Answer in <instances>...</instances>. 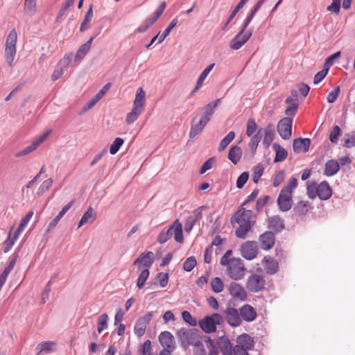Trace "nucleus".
<instances>
[{"label":"nucleus","mask_w":355,"mask_h":355,"mask_svg":"<svg viewBox=\"0 0 355 355\" xmlns=\"http://www.w3.org/2000/svg\"><path fill=\"white\" fill-rule=\"evenodd\" d=\"M231 223L237 224L235 230L236 237L243 239L255 225L256 218L252 211L241 208L233 215Z\"/></svg>","instance_id":"obj_1"},{"label":"nucleus","mask_w":355,"mask_h":355,"mask_svg":"<svg viewBox=\"0 0 355 355\" xmlns=\"http://www.w3.org/2000/svg\"><path fill=\"white\" fill-rule=\"evenodd\" d=\"M232 251L227 250L220 259V264L226 268L227 275L233 280L238 281L244 278L246 268L243 261L239 257H232Z\"/></svg>","instance_id":"obj_2"},{"label":"nucleus","mask_w":355,"mask_h":355,"mask_svg":"<svg viewBox=\"0 0 355 355\" xmlns=\"http://www.w3.org/2000/svg\"><path fill=\"white\" fill-rule=\"evenodd\" d=\"M177 337L184 347L193 345L196 347L195 353L197 355H205L202 338L196 329H180L177 332Z\"/></svg>","instance_id":"obj_3"},{"label":"nucleus","mask_w":355,"mask_h":355,"mask_svg":"<svg viewBox=\"0 0 355 355\" xmlns=\"http://www.w3.org/2000/svg\"><path fill=\"white\" fill-rule=\"evenodd\" d=\"M220 103V99H216L207 104L203 107V113L200 121L197 123H193L194 119L192 121L191 130L189 132L190 138H193L202 132L204 127L210 121L213 116L215 109Z\"/></svg>","instance_id":"obj_4"},{"label":"nucleus","mask_w":355,"mask_h":355,"mask_svg":"<svg viewBox=\"0 0 355 355\" xmlns=\"http://www.w3.org/2000/svg\"><path fill=\"white\" fill-rule=\"evenodd\" d=\"M297 186L296 178H291L281 190L278 198L277 204L282 211H287L291 209L293 205V192Z\"/></svg>","instance_id":"obj_5"},{"label":"nucleus","mask_w":355,"mask_h":355,"mask_svg":"<svg viewBox=\"0 0 355 355\" xmlns=\"http://www.w3.org/2000/svg\"><path fill=\"white\" fill-rule=\"evenodd\" d=\"M145 105L146 92L141 87H139L136 92L132 110L127 114L125 117V122L127 124H131L137 120L139 115L143 112Z\"/></svg>","instance_id":"obj_6"},{"label":"nucleus","mask_w":355,"mask_h":355,"mask_svg":"<svg viewBox=\"0 0 355 355\" xmlns=\"http://www.w3.org/2000/svg\"><path fill=\"white\" fill-rule=\"evenodd\" d=\"M173 233H174V239L177 242H183L182 225L178 219L167 230H163L159 233L157 241L162 244L166 243L171 239Z\"/></svg>","instance_id":"obj_7"},{"label":"nucleus","mask_w":355,"mask_h":355,"mask_svg":"<svg viewBox=\"0 0 355 355\" xmlns=\"http://www.w3.org/2000/svg\"><path fill=\"white\" fill-rule=\"evenodd\" d=\"M17 33L15 29L11 30L7 35L5 44V58L9 67L13 66L17 53Z\"/></svg>","instance_id":"obj_8"},{"label":"nucleus","mask_w":355,"mask_h":355,"mask_svg":"<svg viewBox=\"0 0 355 355\" xmlns=\"http://www.w3.org/2000/svg\"><path fill=\"white\" fill-rule=\"evenodd\" d=\"M221 322V315L218 313H212L200 320L198 324L203 331L209 334L215 332L217 329V325L220 324Z\"/></svg>","instance_id":"obj_9"},{"label":"nucleus","mask_w":355,"mask_h":355,"mask_svg":"<svg viewBox=\"0 0 355 355\" xmlns=\"http://www.w3.org/2000/svg\"><path fill=\"white\" fill-rule=\"evenodd\" d=\"M266 280L261 274L252 273L247 279L245 286L252 293H258L265 288Z\"/></svg>","instance_id":"obj_10"},{"label":"nucleus","mask_w":355,"mask_h":355,"mask_svg":"<svg viewBox=\"0 0 355 355\" xmlns=\"http://www.w3.org/2000/svg\"><path fill=\"white\" fill-rule=\"evenodd\" d=\"M227 290L230 295L236 300L245 301L247 299L248 294L244 287L239 283L232 282Z\"/></svg>","instance_id":"obj_11"},{"label":"nucleus","mask_w":355,"mask_h":355,"mask_svg":"<svg viewBox=\"0 0 355 355\" xmlns=\"http://www.w3.org/2000/svg\"><path fill=\"white\" fill-rule=\"evenodd\" d=\"M241 254L247 260L255 259L258 254V247L254 241H246L241 246Z\"/></svg>","instance_id":"obj_12"},{"label":"nucleus","mask_w":355,"mask_h":355,"mask_svg":"<svg viewBox=\"0 0 355 355\" xmlns=\"http://www.w3.org/2000/svg\"><path fill=\"white\" fill-rule=\"evenodd\" d=\"M293 120L290 117H285L281 119L277 125V131L284 139H288L292 134Z\"/></svg>","instance_id":"obj_13"},{"label":"nucleus","mask_w":355,"mask_h":355,"mask_svg":"<svg viewBox=\"0 0 355 355\" xmlns=\"http://www.w3.org/2000/svg\"><path fill=\"white\" fill-rule=\"evenodd\" d=\"M224 315L227 323L233 327H236L241 324L242 319L240 313L234 307H227L224 311Z\"/></svg>","instance_id":"obj_14"},{"label":"nucleus","mask_w":355,"mask_h":355,"mask_svg":"<svg viewBox=\"0 0 355 355\" xmlns=\"http://www.w3.org/2000/svg\"><path fill=\"white\" fill-rule=\"evenodd\" d=\"M252 36V31L244 32L240 31L239 33L230 41V46L232 49H241Z\"/></svg>","instance_id":"obj_15"},{"label":"nucleus","mask_w":355,"mask_h":355,"mask_svg":"<svg viewBox=\"0 0 355 355\" xmlns=\"http://www.w3.org/2000/svg\"><path fill=\"white\" fill-rule=\"evenodd\" d=\"M259 243L261 249L269 250L272 249L275 244V236L273 232L266 231L259 236Z\"/></svg>","instance_id":"obj_16"},{"label":"nucleus","mask_w":355,"mask_h":355,"mask_svg":"<svg viewBox=\"0 0 355 355\" xmlns=\"http://www.w3.org/2000/svg\"><path fill=\"white\" fill-rule=\"evenodd\" d=\"M285 103L288 105V107L285 110L286 115L294 116L299 106L297 91L293 90L291 95L286 99Z\"/></svg>","instance_id":"obj_17"},{"label":"nucleus","mask_w":355,"mask_h":355,"mask_svg":"<svg viewBox=\"0 0 355 355\" xmlns=\"http://www.w3.org/2000/svg\"><path fill=\"white\" fill-rule=\"evenodd\" d=\"M153 318L152 312H148L146 313L142 317H140L136 322L135 326V333L138 336H141L144 334L146 327L148 324L150 322Z\"/></svg>","instance_id":"obj_18"},{"label":"nucleus","mask_w":355,"mask_h":355,"mask_svg":"<svg viewBox=\"0 0 355 355\" xmlns=\"http://www.w3.org/2000/svg\"><path fill=\"white\" fill-rule=\"evenodd\" d=\"M239 313L241 319L247 322H253L257 317V313L255 309L248 304L243 305L239 309Z\"/></svg>","instance_id":"obj_19"},{"label":"nucleus","mask_w":355,"mask_h":355,"mask_svg":"<svg viewBox=\"0 0 355 355\" xmlns=\"http://www.w3.org/2000/svg\"><path fill=\"white\" fill-rule=\"evenodd\" d=\"M154 254L153 252H148L146 254H141L134 261V264H138L139 270L143 268H149L153 263Z\"/></svg>","instance_id":"obj_20"},{"label":"nucleus","mask_w":355,"mask_h":355,"mask_svg":"<svg viewBox=\"0 0 355 355\" xmlns=\"http://www.w3.org/2000/svg\"><path fill=\"white\" fill-rule=\"evenodd\" d=\"M262 266L267 274L274 275L279 270V263L277 260L270 256H266L261 261Z\"/></svg>","instance_id":"obj_21"},{"label":"nucleus","mask_w":355,"mask_h":355,"mask_svg":"<svg viewBox=\"0 0 355 355\" xmlns=\"http://www.w3.org/2000/svg\"><path fill=\"white\" fill-rule=\"evenodd\" d=\"M236 345L234 347H239L245 350H252L254 347L253 338L247 334H243L236 338Z\"/></svg>","instance_id":"obj_22"},{"label":"nucleus","mask_w":355,"mask_h":355,"mask_svg":"<svg viewBox=\"0 0 355 355\" xmlns=\"http://www.w3.org/2000/svg\"><path fill=\"white\" fill-rule=\"evenodd\" d=\"M159 340L164 349L173 350L175 347L173 336L169 331L162 332Z\"/></svg>","instance_id":"obj_23"},{"label":"nucleus","mask_w":355,"mask_h":355,"mask_svg":"<svg viewBox=\"0 0 355 355\" xmlns=\"http://www.w3.org/2000/svg\"><path fill=\"white\" fill-rule=\"evenodd\" d=\"M310 146V139L305 138H298L293 141V148L295 153H300L302 152H306Z\"/></svg>","instance_id":"obj_24"},{"label":"nucleus","mask_w":355,"mask_h":355,"mask_svg":"<svg viewBox=\"0 0 355 355\" xmlns=\"http://www.w3.org/2000/svg\"><path fill=\"white\" fill-rule=\"evenodd\" d=\"M332 195V190L327 182L324 181L318 184V196L322 200H326Z\"/></svg>","instance_id":"obj_25"},{"label":"nucleus","mask_w":355,"mask_h":355,"mask_svg":"<svg viewBox=\"0 0 355 355\" xmlns=\"http://www.w3.org/2000/svg\"><path fill=\"white\" fill-rule=\"evenodd\" d=\"M69 62V58H64L58 62L55 69L51 75V79L53 81L57 80L63 75L64 71Z\"/></svg>","instance_id":"obj_26"},{"label":"nucleus","mask_w":355,"mask_h":355,"mask_svg":"<svg viewBox=\"0 0 355 355\" xmlns=\"http://www.w3.org/2000/svg\"><path fill=\"white\" fill-rule=\"evenodd\" d=\"M340 169L339 163L334 159L328 160L325 164L324 175L330 177L338 173Z\"/></svg>","instance_id":"obj_27"},{"label":"nucleus","mask_w":355,"mask_h":355,"mask_svg":"<svg viewBox=\"0 0 355 355\" xmlns=\"http://www.w3.org/2000/svg\"><path fill=\"white\" fill-rule=\"evenodd\" d=\"M272 148L275 151V162H279L285 160L288 156V152L279 144L274 143Z\"/></svg>","instance_id":"obj_28"},{"label":"nucleus","mask_w":355,"mask_h":355,"mask_svg":"<svg viewBox=\"0 0 355 355\" xmlns=\"http://www.w3.org/2000/svg\"><path fill=\"white\" fill-rule=\"evenodd\" d=\"M241 155L242 150L239 146H234L230 148L228 153V158L232 163L236 164L241 159Z\"/></svg>","instance_id":"obj_29"},{"label":"nucleus","mask_w":355,"mask_h":355,"mask_svg":"<svg viewBox=\"0 0 355 355\" xmlns=\"http://www.w3.org/2000/svg\"><path fill=\"white\" fill-rule=\"evenodd\" d=\"M268 227L276 232H279L284 227V222L279 216H274L269 218Z\"/></svg>","instance_id":"obj_30"},{"label":"nucleus","mask_w":355,"mask_h":355,"mask_svg":"<svg viewBox=\"0 0 355 355\" xmlns=\"http://www.w3.org/2000/svg\"><path fill=\"white\" fill-rule=\"evenodd\" d=\"M95 214L94 209L90 207L88 208V209L84 213L83 216H82L80 220L79 221L78 224V228H80L83 225L86 224L87 223L91 221H94L95 220Z\"/></svg>","instance_id":"obj_31"},{"label":"nucleus","mask_w":355,"mask_h":355,"mask_svg":"<svg viewBox=\"0 0 355 355\" xmlns=\"http://www.w3.org/2000/svg\"><path fill=\"white\" fill-rule=\"evenodd\" d=\"M311 209V205L308 201L300 200L294 207V211L300 216L306 214Z\"/></svg>","instance_id":"obj_32"},{"label":"nucleus","mask_w":355,"mask_h":355,"mask_svg":"<svg viewBox=\"0 0 355 355\" xmlns=\"http://www.w3.org/2000/svg\"><path fill=\"white\" fill-rule=\"evenodd\" d=\"M214 65H215V64L212 63V64H209V66H207L203 70V71L200 75V77H199V78L198 80V82H197L196 85L195 87V89L193 90V92H195L196 91L198 90L202 87L204 80H205V78H207L208 74L210 73V71L213 69Z\"/></svg>","instance_id":"obj_33"},{"label":"nucleus","mask_w":355,"mask_h":355,"mask_svg":"<svg viewBox=\"0 0 355 355\" xmlns=\"http://www.w3.org/2000/svg\"><path fill=\"white\" fill-rule=\"evenodd\" d=\"M235 137V133L233 131H230L228 134L220 141L218 150L219 152L223 151L227 146L230 144V143L234 139Z\"/></svg>","instance_id":"obj_34"},{"label":"nucleus","mask_w":355,"mask_h":355,"mask_svg":"<svg viewBox=\"0 0 355 355\" xmlns=\"http://www.w3.org/2000/svg\"><path fill=\"white\" fill-rule=\"evenodd\" d=\"M201 218V213H198L196 216H189L184 223V230L185 232L189 233L193 229V225L196 222Z\"/></svg>","instance_id":"obj_35"},{"label":"nucleus","mask_w":355,"mask_h":355,"mask_svg":"<svg viewBox=\"0 0 355 355\" xmlns=\"http://www.w3.org/2000/svg\"><path fill=\"white\" fill-rule=\"evenodd\" d=\"M141 270L140 274L139 275L137 282V286L141 289L144 287L147 279L149 277V269L148 268H143Z\"/></svg>","instance_id":"obj_36"},{"label":"nucleus","mask_w":355,"mask_h":355,"mask_svg":"<svg viewBox=\"0 0 355 355\" xmlns=\"http://www.w3.org/2000/svg\"><path fill=\"white\" fill-rule=\"evenodd\" d=\"M318 184L314 182H308L306 185V193L309 198L314 199L318 196Z\"/></svg>","instance_id":"obj_37"},{"label":"nucleus","mask_w":355,"mask_h":355,"mask_svg":"<svg viewBox=\"0 0 355 355\" xmlns=\"http://www.w3.org/2000/svg\"><path fill=\"white\" fill-rule=\"evenodd\" d=\"M178 23V17L174 18L168 26V27L164 31L162 34L159 36L158 43H162L164 39L170 34L171 31L173 28L177 26Z\"/></svg>","instance_id":"obj_38"},{"label":"nucleus","mask_w":355,"mask_h":355,"mask_svg":"<svg viewBox=\"0 0 355 355\" xmlns=\"http://www.w3.org/2000/svg\"><path fill=\"white\" fill-rule=\"evenodd\" d=\"M108 315L106 313L101 315L97 320V331L101 334L103 330L107 327Z\"/></svg>","instance_id":"obj_39"},{"label":"nucleus","mask_w":355,"mask_h":355,"mask_svg":"<svg viewBox=\"0 0 355 355\" xmlns=\"http://www.w3.org/2000/svg\"><path fill=\"white\" fill-rule=\"evenodd\" d=\"M211 289L215 293H220L223 290V282L220 277H214L211 282Z\"/></svg>","instance_id":"obj_40"},{"label":"nucleus","mask_w":355,"mask_h":355,"mask_svg":"<svg viewBox=\"0 0 355 355\" xmlns=\"http://www.w3.org/2000/svg\"><path fill=\"white\" fill-rule=\"evenodd\" d=\"M273 138H274V132L272 130V128H270V126H268L266 128L265 132H264V137H263V144L266 147H268L270 145V144L272 143Z\"/></svg>","instance_id":"obj_41"},{"label":"nucleus","mask_w":355,"mask_h":355,"mask_svg":"<svg viewBox=\"0 0 355 355\" xmlns=\"http://www.w3.org/2000/svg\"><path fill=\"white\" fill-rule=\"evenodd\" d=\"M55 345V343L52 341H45L40 343L37 347L39 349L37 355H39L42 352H51L53 349V346Z\"/></svg>","instance_id":"obj_42"},{"label":"nucleus","mask_w":355,"mask_h":355,"mask_svg":"<svg viewBox=\"0 0 355 355\" xmlns=\"http://www.w3.org/2000/svg\"><path fill=\"white\" fill-rule=\"evenodd\" d=\"M24 10L31 15H33L36 11V0H25Z\"/></svg>","instance_id":"obj_43"},{"label":"nucleus","mask_w":355,"mask_h":355,"mask_svg":"<svg viewBox=\"0 0 355 355\" xmlns=\"http://www.w3.org/2000/svg\"><path fill=\"white\" fill-rule=\"evenodd\" d=\"M124 141L120 137H117L114 139L110 148V153L112 155H115L123 145Z\"/></svg>","instance_id":"obj_44"},{"label":"nucleus","mask_w":355,"mask_h":355,"mask_svg":"<svg viewBox=\"0 0 355 355\" xmlns=\"http://www.w3.org/2000/svg\"><path fill=\"white\" fill-rule=\"evenodd\" d=\"M257 129V125L254 119H249L247 123L246 135L248 137H252L254 135Z\"/></svg>","instance_id":"obj_45"},{"label":"nucleus","mask_w":355,"mask_h":355,"mask_svg":"<svg viewBox=\"0 0 355 355\" xmlns=\"http://www.w3.org/2000/svg\"><path fill=\"white\" fill-rule=\"evenodd\" d=\"M182 319L184 320L185 322L188 323L192 327H195L197 325V320L196 319L193 317L191 313L187 311H184L182 313Z\"/></svg>","instance_id":"obj_46"},{"label":"nucleus","mask_w":355,"mask_h":355,"mask_svg":"<svg viewBox=\"0 0 355 355\" xmlns=\"http://www.w3.org/2000/svg\"><path fill=\"white\" fill-rule=\"evenodd\" d=\"M250 137L251 139L248 144V146L252 153H254L257 150L259 143L260 142L261 137L258 134H255Z\"/></svg>","instance_id":"obj_47"},{"label":"nucleus","mask_w":355,"mask_h":355,"mask_svg":"<svg viewBox=\"0 0 355 355\" xmlns=\"http://www.w3.org/2000/svg\"><path fill=\"white\" fill-rule=\"evenodd\" d=\"M196 260L194 257H190L184 262L183 268L187 272L191 271L193 268L196 266Z\"/></svg>","instance_id":"obj_48"},{"label":"nucleus","mask_w":355,"mask_h":355,"mask_svg":"<svg viewBox=\"0 0 355 355\" xmlns=\"http://www.w3.org/2000/svg\"><path fill=\"white\" fill-rule=\"evenodd\" d=\"M284 179H285L284 171L282 170V171H278L276 173V175L273 179V182H272L273 186L275 187H279L284 181Z\"/></svg>","instance_id":"obj_49"},{"label":"nucleus","mask_w":355,"mask_h":355,"mask_svg":"<svg viewBox=\"0 0 355 355\" xmlns=\"http://www.w3.org/2000/svg\"><path fill=\"white\" fill-rule=\"evenodd\" d=\"M221 352L224 355H232L233 347L229 340L223 342L220 346Z\"/></svg>","instance_id":"obj_50"},{"label":"nucleus","mask_w":355,"mask_h":355,"mask_svg":"<svg viewBox=\"0 0 355 355\" xmlns=\"http://www.w3.org/2000/svg\"><path fill=\"white\" fill-rule=\"evenodd\" d=\"M249 178V173L248 172L242 173L236 180V187L239 189H242Z\"/></svg>","instance_id":"obj_51"},{"label":"nucleus","mask_w":355,"mask_h":355,"mask_svg":"<svg viewBox=\"0 0 355 355\" xmlns=\"http://www.w3.org/2000/svg\"><path fill=\"white\" fill-rule=\"evenodd\" d=\"M329 71V67H325L322 70L318 72L313 79L314 84H318L320 82H321L327 76Z\"/></svg>","instance_id":"obj_52"},{"label":"nucleus","mask_w":355,"mask_h":355,"mask_svg":"<svg viewBox=\"0 0 355 355\" xmlns=\"http://www.w3.org/2000/svg\"><path fill=\"white\" fill-rule=\"evenodd\" d=\"M89 49H90V47L89 46V44H82L76 52V58H83L87 53V52L89 51Z\"/></svg>","instance_id":"obj_53"},{"label":"nucleus","mask_w":355,"mask_h":355,"mask_svg":"<svg viewBox=\"0 0 355 355\" xmlns=\"http://www.w3.org/2000/svg\"><path fill=\"white\" fill-rule=\"evenodd\" d=\"M341 0H333L331 5L327 7V10L338 14L340 9Z\"/></svg>","instance_id":"obj_54"},{"label":"nucleus","mask_w":355,"mask_h":355,"mask_svg":"<svg viewBox=\"0 0 355 355\" xmlns=\"http://www.w3.org/2000/svg\"><path fill=\"white\" fill-rule=\"evenodd\" d=\"M154 24V22H153L150 19L149 17H148L145 21L141 25L139 26L137 29V31L138 33H144L145 31H146L151 26H153Z\"/></svg>","instance_id":"obj_55"},{"label":"nucleus","mask_w":355,"mask_h":355,"mask_svg":"<svg viewBox=\"0 0 355 355\" xmlns=\"http://www.w3.org/2000/svg\"><path fill=\"white\" fill-rule=\"evenodd\" d=\"M340 93V87L338 86L336 88L331 92L327 96V102L329 103H333L337 99L338 94Z\"/></svg>","instance_id":"obj_56"},{"label":"nucleus","mask_w":355,"mask_h":355,"mask_svg":"<svg viewBox=\"0 0 355 355\" xmlns=\"http://www.w3.org/2000/svg\"><path fill=\"white\" fill-rule=\"evenodd\" d=\"M340 128L338 127V125H335L333 128V130L330 133L329 140L332 143H336L338 140L339 135H340Z\"/></svg>","instance_id":"obj_57"},{"label":"nucleus","mask_w":355,"mask_h":355,"mask_svg":"<svg viewBox=\"0 0 355 355\" xmlns=\"http://www.w3.org/2000/svg\"><path fill=\"white\" fill-rule=\"evenodd\" d=\"M214 161H215L214 158L211 157V158H209V159H207L205 162H204V164H202V166L200 168V173L203 174L211 168Z\"/></svg>","instance_id":"obj_58"},{"label":"nucleus","mask_w":355,"mask_h":355,"mask_svg":"<svg viewBox=\"0 0 355 355\" xmlns=\"http://www.w3.org/2000/svg\"><path fill=\"white\" fill-rule=\"evenodd\" d=\"M52 184H53L52 178H49L48 180H44L40 185V188L38 189L39 192H40V193L46 192L51 188Z\"/></svg>","instance_id":"obj_59"},{"label":"nucleus","mask_w":355,"mask_h":355,"mask_svg":"<svg viewBox=\"0 0 355 355\" xmlns=\"http://www.w3.org/2000/svg\"><path fill=\"white\" fill-rule=\"evenodd\" d=\"M266 0H259L257 4L255 5L253 10L251 11V12L249 14V15L246 17V20H248L250 21H252V18L254 17L256 12L258 11V10L261 8V6L263 5V3L265 2Z\"/></svg>","instance_id":"obj_60"},{"label":"nucleus","mask_w":355,"mask_h":355,"mask_svg":"<svg viewBox=\"0 0 355 355\" xmlns=\"http://www.w3.org/2000/svg\"><path fill=\"white\" fill-rule=\"evenodd\" d=\"M157 279L159 280V284L162 287L166 286L168 282V275L167 273L160 272L157 275Z\"/></svg>","instance_id":"obj_61"},{"label":"nucleus","mask_w":355,"mask_h":355,"mask_svg":"<svg viewBox=\"0 0 355 355\" xmlns=\"http://www.w3.org/2000/svg\"><path fill=\"white\" fill-rule=\"evenodd\" d=\"M142 355H152L150 340H147L144 343L142 346Z\"/></svg>","instance_id":"obj_62"},{"label":"nucleus","mask_w":355,"mask_h":355,"mask_svg":"<svg viewBox=\"0 0 355 355\" xmlns=\"http://www.w3.org/2000/svg\"><path fill=\"white\" fill-rule=\"evenodd\" d=\"M15 239H12L11 238L10 234H9L8 238L7 239V240L4 243H5V248L3 249V252L5 253L8 252L11 250V248L13 246V245L15 244Z\"/></svg>","instance_id":"obj_63"},{"label":"nucleus","mask_w":355,"mask_h":355,"mask_svg":"<svg viewBox=\"0 0 355 355\" xmlns=\"http://www.w3.org/2000/svg\"><path fill=\"white\" fill-rule=\"evenodd\" d=\"M15 239H12L11 238L10 234H9L8 238L7 239V240L4 243H5V248L3 249V252L5 253L8 252L11 250V248L13 246V245L15 244Z\"/></svg>","instance_id":"obj_64"}]
</instances>
